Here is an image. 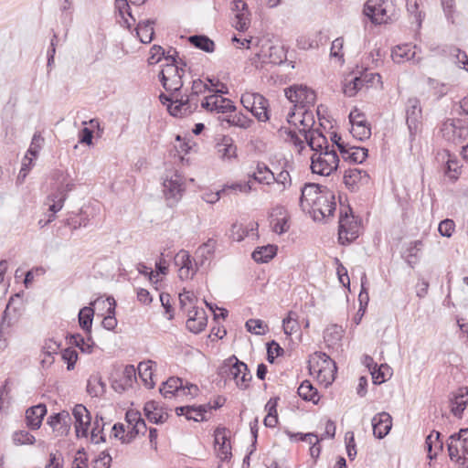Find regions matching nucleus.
I'll use <instances>...</instances> for the list:
<instances>
[{"mask_svg": "<svg viewBox=\"0 0 468 468\" xmlns=\"http://www.w3.org/2000/svg\"><path fill=\"white\" fill-rule=\"evenodd\" d=\"M51 179L53 181L51 186V192L47 197L48 204V215L47 219L40 218L37 222L38 226L42 229L52 222L56 218V213L60 211L64 206L68 194L75 188V184L69 175L62 170H55L52 172Z\"/></svg>", "mask_w": 468, "mask_h": 468, "instance_id": "1", "label": "nucleus"}, {"mask_svg": "<svg viewBox=\"0 0 468 468\" xmlns=\"http://www.w3.org/2000/svg\"><path fill=\"white\" fill-rule=\"evenodd\" d=\"M197 297L191 291L184 290L179 293L180 310L186 314V328L194 333L198 334L207 326V319L206 312L202 308L197 306Z\"/></svg>", "mask_w": 468, "mask_h": 468, "instance_id": "2", "label": "nucleus"}, {"mask_svg": "<svg viewBox=\"0 0 468 468\" xmlns=\"http://www.w3.org/2000/svg\"><path fill=\"white\" fill-rule=\"evenodd\" d=\"M218 375L221 378L235 380L237 387L240 389H246L252 378L248 366L239 361L236 356H231L223 361L218 368Z\"/></svg>", "mask_w": 468, "mask_h": 468, "instance_id": "3", "label": "nucleus"}, {"mask_svg": "<svg viewBox=\"0 0 468 468\" xmlns=\"http://www.w3.org/2000/svg\"><path fill=\"white\" fill-rule=\"evenodd\" d=\"M449 457L459 468H468V428L461 429L447 440Z\"/></svg>", "mask_w": 468, "mask_h": 468, "instance_id": "4", "label": "nucleus"}, {"mask_svg": "<svg viewBox=\"0 0 468 468\" xmlns=\"http://www.w3.org/2000/svg\"><path fill=\"white\" fill-rule=\"evenodd\" d=\"M339 166V157L336 151L332 148L330 151L314 153L311 156V170L314 174L328 176Z\"/></svg>", "mask_w": 468, "mask_h": 468, "instance_id": "5", "label": "nucleus"}, {"mask_svg": "<svg viewBox=\"0 0 468 468\" xmlns=\"http://www.w3.org/2000/svg\"><path fill=\"white\" fill-rule=\"evenodd\" d=\"M335 199V194L325 186L320 196H317L310 203L309 212L313 214L314 219L321 221L326 217L332 216L336 207Z\"/></svg>", "mask_w": 468, "mask_h": 468, "instance_id": "6", "label": "nucleus"}, {"mask_svg": "<svg viewBox=\"0 0 468 468\" xmlns=\"http://www.w3.org/2000/svg\"><path fill=\"white\" fill-rule=\"evenodd\" d=\"M348 211H341L339 217L338 240L342 245L350 244L359 236L360 226L355 219L350 207Z\"/></svg>", "mask_w": 468, "mask_h": 468, "instance_id": "7", "label": "nucleus"}, {"mask_svg": "<svg viewBox=\"0 0 468 468\" xmlns=\"http://www.w3.org/2000/svg\"><path fill=\"white\" fill-rule=\"evenodd\" d=\"M286 98L294 104L296 110L314 106L316 94L306 85L294 84L284 90Z\"/></svg>", "mask_w": 468, "mask_h": 468, "instance_id": "8", "label": "nucleus"}, {"mask_svg": "<svg viewBox=\"0 0 468 468\" xmlns=\"http://www.w3.org/2000/svg\"><path fill=\"white\" fill-rule=\"evenodd\" d=\"M185 70L176 64H165L158 77L162 86L166 91L180 93L183 87V75Z\"/></svg>", "mask_w": 468, "mask_h": 468, "instance_id": "9", "label": "nucleus"}, {"mask_svg": "<svg viewBox=\"0 0 468 468\" xmlns=\"http://www.w3.org/2000/svg\"><path fill=\"white\" fill-rule=\"evenodd\" d=\"M227 92V89L225 90L222 89L217 90L216 94L207 96L204 99V101L201 102V107L207 111L216 112L218 113L221 112L223 114L235 112L236 107L233 101L219 95L225 94Z\"/></svg>", "mask_w": 468, "mask_h": 468, "instance_id": "10", "label": "nucleus"}, {"mask_svg": "<svg viewBox=\"0 0 468 468\" xmlns=\"http://www.w3.org/2000/svg\"><path fill=\"white\" fill-rule=\"evenodd\" d=\"M387 0H367L364 5L363 13L375 25L388 23L391 16L388 14Z\"/></svg>", "mask_w": 468, "mask_h": 468, "instance_id": "11", "label": "nucleus"}, {"mask_svg": "<svg viewBox=\"0 0 468 468\" xmlns=\"http://www.w3.org/2000/svg\"><path fill=\"white\" fill-rule=\"evenodd\" d=\"M442 136L453 144H458L468 137V125L461 119H449L441 129Z\"/></svg>", "mask_w": 468, "mask_h": 468, "instance_id": "12", "label": "nucleus"}, {"mask_svg": "<svg viewBox=\"0 0 468 468\" xmlns=\"http://www.w3.org/2000/svg\"><path fill=\"white\" fill-rule=\"evenodd\" d=\"M422 111L420 100L410 98L406 105V123L410 132V140H414L421 125Z\"/></svg>", "mask_w": 468, "mask_h": 468, "instance_id": "13", "label": "nucleus"}, {"mask_svg": "<svg viewBox=\"0 0 468 468\" xmlns=\"http://www.w3.org/2000/svg\"><path fill=\"white\" fill-rule=\"evenodd\" d=\"M198 107V95L179 94L176 96V105L170 106V114L175 117H183L191 114Z\"/></svg>", "mask_w": 468, "mask_h": 468, "instance_id": "14", "label": "nucleus"}, {"mask_svg": "<svg viewBox=\"0 0 468 468\" xmlns=\"http://www.w3.org/2000/svg\"><path fill=\"white\" fill-rule=\"evenodd\" d=\"M348 117L352 125L350 131L352 135L359 141L368 139L371 135V128L370 124L367 123L364 113L356 109L349 113Z\"/></svg>", "mask_w": 468, "mask_h": 468, "instance_id": "15", "label": "nucleus"}, {"mask_svg": "<svg viewBox=\"0 0 468 468\" xmlns=\"http://www.w3.org/2000/svg\"><path fill=\"white\" fill-rule=\"evenodd\" d=\"M297 111V113L294 111H291L288 113V122L296 126L297 122H299L300 125L302 126V128H299V133L303 135L308 133L311 130H314V117L310 108H303Z\"/></svg>", "mask_w": 468, "mask_h": 468, "instance_id": "16", "label": "nucleus"}, {"mask_svg": "<svg viewBox=\"0 0 468 468\" xmlns=\"http://www.w3.org/2000/svg\"><path fill=\"white\" fill-rule=\"evenodd\" d=\"M75 419V430L77 437H87L91 417L90 411L82 404H77L72 410Z\"/></svg>", "mask_w": 468, "mask_h": 468, "instance_id": "17", "label": "nucleus"}, {"mask_svg": "<svg viewBox=\"0 0 468 468\" xmlns=\"http://www.w3.org/2000/svg\"><path fill=\"white\" fill-rule=\"evenodd\" d=\"M228 432L229 431L226 428L220 427L217 428L214 431L215 450L217 452L218 457H219L222 461L229 459L232 455L231 446L227 435Z\"/></svg>", "mask_w": 468, "mask_h": 468, "instance_id": "18", "label": "nucleus"}, {"mask_svg": "<svg viewBox=\"0 0 468 468\" xmlns=\"http://www.w3.org/2000/svg\"><path fill=\"white\" fill-rule=\"evenodd\" d=\"M144 412L146 419L154 424H163L169 417L165 408L154 400H149L144 404Z\"/></svg>", "mask_w": 468, "mask_h": 468, "instance_id": "19", "label": "nucleus"}, {"mask_svg": "<svg viewBox=\"0 0 468 468\" xmlns=\"http://www.w3.org/2000/svg\"><path fill=\"white\" fill-rule=\"evenodd\" d=\"M369 176L367 171L359 168H350L345 171L344 184L351 192H356L359 189V184H367Z\"/></svg>", "mask_w": 468, "mask_h": 468, "instance_id": "20", "label": "nucleus"}, {"mask_svg": "<svg viewBox=\"0 0 468 468\" xmlns=\"http://www.w3.org/2000/svg\"><path fill=\"white\" fill-rule=\"evenodd\" d=\"M373 434L378 439L385 438L392 428V418L386 411L379 412L372 418Z\"/></svg>", "mask_w": 468, "mask_h": 468, "instance_id": "21", "label": "nucleus"}, {"mask_svg": "<svg viewBox=\"0 0 468 468\" xmlns=\"http://www.w3.org/2000/svg\"><path fill=\"white\" fill-rule=\"evenodd\" d=\"M324 187V186L319 184L306 183L301 189V197L299 200V205L303 211H310V203H312L314 198H315L317 196H320Z\"/></svg>", "mask_w": 468, "mask_h": 468, "instance_id": "22", "label": "nucleus"}, {"mask_svg": "<svg viewBox=\"0 0 468 468\" xmlns=\"http://www.w3.org/2000/svg\"><path fill=\"white\" fill-rule=\"evenodd\" d=\"M175 262L180 266L179 277L181 279L192 278L197 271V266H193L191 256L186 250H180L175 257Z\"/></svg>", "mask_w": 468, "mask_h": 468, "instance_id": "23", "label": "nucleus"}, {"mask_svg": "<svg viewBox=\"0 0 468 468\" xmlns=\"http://www.w3.org/2000/svg\"><path fill=\"white\" fill-rule=\"evenodd\" d=\"M331 365L335 369H336L335 361H333L331 357L324 352H314L310 356L309 370L311 374L314 372L321 374L326 367H329Z\"/></svg>", "mask_w": 468, "mask_h": 468, "instance_id": "24", "label": "nucleus"}, {"mask_svg": "<svg viewBox=\"0 0 468 468\" xmlns=\"http://www.w3.org/2000/svg\"><path fill=\"white\" fill-rule=\"evenodd\" d=\"M223 117H218V121L222 127L236 126L242 129L250 127L253 121L242 112H229Z\"/></svg>", "mask_w": 468, "mask_h": 468, "instance_id": "25", "label": "nucleus"}, {"mask_svg": "<svg viewBox=\"0 0 468 468\" xmlns=\"http://www.w3.org/2000/svg\"><path fill=\"white\" fill-rule=\"evenodd\" d=\"M304 139L309 147L314 151V153H320L322 151H330V145L326 137L319 130H311L308 133L304 134Z\"/></svg>", "mask_w": 468, "mask_h": 468, "instance_id": "26", "label": "nucleus"}, {"mask_svg": "<svg viewBox=\"0 0 468 468\" xmlns=\"http://www.w3.org/2000/svg\"><path fill=\"white\" fill-rule=\"evenodd\" d=\"M46 414L47 407L45 404L40 403L30 407L26 411L27 426L30 430H38Z\"/></svg>", "mask_w": 468, "mask_h": 468, "instance_id": "27", "label": "nucleus"}, {"mask_svg": "<svg viewBox=\"0 0 468 468\" xmlns=\"http://www.w3.org/2000/svg\"><path fill=\"white\" fill-rule=\"evenodd\" d=\"M450 402L452 405V413L455 417L461 418L468 405V388H460L450 399Z\"/></svg>", "mask_w": 468, "mask_h": 468, "instance_id": "28", "label": "nucleus"}, {"mask_svg": "<svg viewBox=\"0 0 468 468\" xmlns=\"http://www.w3.org/2000/svg\"><path fill=\"white\" fill-rule=\"evenodd\" d=\"M219 156L224 160L237 158V146L229 135H222L216 145Z\"/></svg>", "mask_w": 468, "mask_h": 468, "instance_id": "29", "label": "nucleus"}, {"mask_svg": "<svg viewBox=\"0 0 468 468\" xmlns=\"http://www.w3.org/2000/svg\"><path fill=\"white\" fill-rule=\"evenodd\" d=\"M163 186L166 199L177 201L181 197L184 187L179 176L176 175L175 177L165 179Z\"/></svg>", "mask_w": 468, "mask_h": 468, "instance_id": "30", "label": "nucleus"}, {"mask_svg": "<svg viewBox=\"0 0 468 468\" xmlns=\"http://www.w3.org/2000/svg\"><path fill=\"white\" fill-rule=\"evenodd\" d=\"M95 303L96 301L91 302L88 306L82 307L78 314L80 327L86 333V335H90L91 333Z\"/></svg>", "mask_w": 468, "mask_h": 468, "instance_id": "31", "label": "nucleus"}, {"mask_svg": "<svg viewBox=\"0 0 468 468\" xmlns=\"http://www.w3.org/2000/svg\"><path fill=\"white\" fill-rule=\"evenodd\" d=\"M154 24L155 20L153 19L140 21L137 24V27L134 28V31L142 43L148 44L154 39V30L153 26Z\"/></svg>", "mask_w": 468, "mask_h": 468, "instance_id": "32", "label": "nucleus"}, {"mask_svg": "<svg viewBox=\"0 0 468 468\" xmlns=\"http://www.w3.org/2000/svg\"><path fill=\"white\" fill-rule=\"evenodd\" d=\"M217 241L214 239H208L207 242L200 245L196 250V266L204 265L205 261L209 260L216 249Z\"/></svg>", "mask_w": 468, "mask_h": 468, "instance_id": "33", "label": "nucleus"}, {"mask_svg": "<svg viewBox=\"0 0 468 468\" xmlns=\"http://www.w3.org/2000/svg\"><path fill=\"white\" fill-rule=\"evenodd\" d=\"M159 391L165 398L185 391L182 378L176 377L169 378L166 381L162 383Z\"/></svg>", "mask_w": 468, "mask_h": 468, "instance_id": "34", "label": "nucleus"}, {"mask_svg": "<svg viewBox=\"0 0 468 468\" xmlns=\"http://www.w3.org/2000/svg\"><path fill=\"white\" fill-rule=\"evenodd\" d=\"M10 302L6 305L0 321V349L7 346V336L10 335L13 325L12 319L9 317Z\"/></svg>", "mask_w": 468, "mask_h": 468, "instance_id": "35", "label": "nucleus"}, {"mask_svg": "<svg viewBox=\"0 0 468 468\" xmlns=\"http://www.w3.org/2000/svg\"><path fill=\"white\" fill-rule=\"evenodd\" d=\"M106 391V384L99 374L91 375L87 381V392L91 397H101Z\"/></svg>", "mask_w": 468, "mask_h": 468, "instance_id": "36", "label": "nucleus"}, {"mask_svg": "<svg viewBox=\"0 0 468 468\" xmlns=\"http://www.w3.org/2000/svg\"><path fill=\"white\" fill-rule=\"evenodd\" d=\"M277 253V246L266 245L258 247L252 252L251 257L256 262L265 263L271 261Z\"/></svg>", "mask_w": 468, "mask_h": 468, "instance_id": "37", "label": "nucleus"}, {"mask_svg": "<svg viewBox=\"0 0 468 468\" xmlns=\"http://www.w3.org/2000/svg\"><path fill=\"white\" fill-rule=\"evenodd\" d=\"M416 46L411 48L410 45L398 46L392 50V59L396 63H401L403 60L415 59Z\"/></svg>", "mask_w": 468, "mask_h": 468, "instance_id": "38", "label": "nucleus"}, {"mask_svg": "<svg viewBox=\"0 0 468 468\" xmlns=\"http://www.w3.org/2000/svg\"><path fill=\"white\" fill-rule=\"evenodd\" d=\"M297 393L303 400L312 401L314 404H317L320 399L317 389L314 388L309 380L302 382Z\"/></svg>", "mask_w": 468, "mask_h": 468, "instance_id": "39", "label": "nucleus"}, {"mask_svg": "<svg viewBox=\"0 0 468 468\" xmlns=\"http://www.w3.org/2000/svg\"><path fill=\"white\" fill-rule=\"evenodd\" d=\"M447 157L445 175L452 180L455 181L461 175V165L456 157H452L449 151L445 150L442 153V158Z\"/></svg>", "mask_w": 468, "mask_h": 468, "instance_id": "40", "label": "nucleus"}, {"mask_svg": "<svg viewBox=\"0 0 468 468\" xmlns=\"http://www.w3.org/2000/svg\"><path fill=\"white\" fill-rule=\"evenodd\" d=\"M250 176L261 184L271 185L274 182V174L264 163H258L256 171Z\"/></svg>", "mask_w": 468, "mask_h": 468, "instance_id": "41", "label": "nucleus"}, {"mask_svg": "<svg viewBox=\"0 0 468 468\" xmlns=\"http://www.w3.org/2000/svg\"><path fill=\"white\" fill-rule=\"evenodd\" d=\"M188 42L197 48H199L207 53H211L215 50V43L206 35H193L188 37Z\"/></svg>", "mask_w": 468, "mask_h": 468, "instance_id": "42", "label": "nucleus"}, {"mask_svg": "<svg viewBox=\"0 0 468 468\" xmlns=\"http://www.w3.org/2000/svg\"><path fill=\"white\" fill-rule=\"evenodd\" d=\"M152 361H143L140 362L137 367L138 375L144 382V386L148 388H153L154 387V382L152 379L153 377V367Z\"/></svg>", "mask_w": 468, "mask_h": 468, "instance_id": "43", "label": "nucleus"}, {"mask_svg": "<svg viewBox=\"0 0 468 468\" xmlns=\"http://www.w3.org/2000/svg\"><path fill=\"white\" fill-rule=\"evenodd\" d=\"M367 73H364L358 77H355L348 83H346L343 88L345 95L348 97L355 96L359 90H361L366 84V78Z\"/></svg>", "mask_w": 468, "mask_h": 468, "instance_id": "44", "label": "nucleus"}, {"mask_svg": "<svg viewBox=\"0 0 468 468\" xmlns=\"http://www.w3.org/2000/svg\"><path fill=\"white\" fill-rule=\"evenodd\" d=\"M368 155V150L365 147L351 146L348 154L343 159L353 164H362Z\"/></svg>", "mask_w": 468, "mask_h": 468, "instance_id": "45", "label": "nucleus"}, {"mask_svg": "<svg viewBox=\"0 0 468 468\" xmlns=\"http://www.w3.org/2000/svg\"><path fill=\"white\" fill-rule=\"evenodd\" d=\"M176 413L177 416L184 415L187 420H193L195 421L206 420L202 412L197 411V406H180L176 408Z\"/></svg>", "mask_w": 468, "mask_h": 468, "instance_id": "46", "label": "nucleus"}, {"mask_svg": "<svg viewBox=\"0 0 468 468\" xmlns=\"http://www.w3.org/2000/svg\"><path fill=\"white\" fill-rule=\"evenodd\" d=\"M107 301L109 302V308H108V315L104 317L102 320V326L107 330H113L117 325V320L115 318V306L116 302L113 297H108Z\"/></svg>", "mask_w": 468, "mask_h": 468, "instance_id": "47", "label": "nucleus"}, {"mask_svg": "<svg viewBox=\"0 0 468 468\" xmlns=\"http://www.w3.org/2000/svg\"><path fill=\"white\" fill-rule=\"evenodd\" d=\"M69 344L77 346L82 353L86 354H91L95 346L94 341H91V343L86 342L85 337L80 334L71 335Z\"/></svg>", "mask_w": 468, "mask_h": 468, "instance_id": "48", "label": "nucleus"}, {"mask_svg": "<svg viewBox=\"0 0 468 468\" xmlns=\"http://www.w3.org/2000/svg\"><path fill=\"white\" fill-rule=\"evenodd\" d=\"M251 189H252V187L250 185V181L234 183L230 186H225L222 190L218 191L216 193L217 200H218L222 195L229 194L231 191H234V192L239 191L241 193H250L251 191Z\"/></svg>", "mask_w": 468, "mask_h": 468, "instance_id": "49", "label": "nucleus"}, {"mask_svg": "<svg viewBox=\"0 0 468 468\" xmlns=\"http://www.w3.org/2000/svg\"><path fill=\"white\" fill-rule=\"evenodd\" d=\"M297 317L298 315L295 312L290 311L287 317L282 320V327L285 335H291L299 330Z\"/></svg>", "mask_w": 468, "mask_h": 468, "instance_id": "50", "label": "nucleus"}, {"mask_svg": "<svg viewBox=\"0 0 468 468\" xmlns=\"http://www.w3.org/2000/svg\"><path fill=\"white\" fill-rule=\"evenodd\" d=\"M390 367L387 364H381L376 367H373L370 374L372 376V380L375 385H380L384 383L387 378V375L388 374Z\"/></svg>", "mask_w": 468, "mask_h": 468, "instance_id": "51", "label": "nucleus"}, {"mask_svg": "<svg viewBox=\"0 0 468 468\" xmlns=\"http://www.w3.org/2000/svg\"><path fill=\"white\" fill-rule=\"evenodd\" d=\"M12 440L16 445L34 444L35 437L27 431H16L13 433Z\"/></svg>", "mask_w": 468, "mask_h": 468, "instance_id": "52", "label": "nucleus"}, {"mask_svg": "<svg viewBox=\"0 0 468 468\" xmlns=\"http://www.w3.org/2000/svg\"><path fill=\"white\" fill-rule=\"evenodd\" d=\"M240 101L248 111H250L251 108H255L254 104L263 103L264 97L260 93L247 92L241 96Z\"/></svg>", "mask_w": 468, "mask_h": 468, "instance_id": "53", "label": "nucleus"}, {"mask_svg": "<svg viewBox=\"0 0 468 468\" xmlns=\"http://www.w3.org/2000/svg\"><path fill=\"white\" fill-rule=\"evenodd\" d=\"M258 229V224H251V228L249 230L248 229H243L241 225L233 224L231 226V237L236 241H241L245 237L249 236L250 231H254Z\"/></svg>", "mask_w": 468, "mask_h": 468, "instance_id": "54", "label": "nucleus"}, {"mask_svg": "<svg viewBox=\"0 0 468 468\" xmlns=\"http://www.w3.org/2000/svg\"><path fill=\"white\" fill-rule=\"evenodd\" d=\"M255 108H251L250 111L252 115L259 121V122H266L269 120V112H268V100L264 97L263 103L260 104H254Z\"/></svg>", "mask_w": 468, "mask_h": 468, "instance_id": "55", "label": "nucleus"}, {"mask_svg": "<svg viewBox=\"0 0 468 468\" xmlns=\"http://www.w3.org/2000/svg\"><path fill=\"white\" fill-rule=\"evenodd\" d=\"M367 282V275L364 272L361 277V290L358 295V301L360 303V307L358 312H362V314L365 313L366 307L367 306L369 296L367 292V289L366 288V284Z\"/></svg>", "mask_w": 468, "mask_h": 468, "instance_id": "56", "label": "nucleus"}, {"mask_svg": "<svg viewBox=\"0 0 468 468\" xmlns=\"http://www.w3.org/2000/svg\"><path fill=\"white\" fill-rule=\"evenodd\" d=\"M283 354V348L275 340L267 344V360L269 363H274L275 357L282 356Z\"/></svg>", "mask_w": 468, "mask_h": 468, "instance_id": "57", "label": "nucleus"}, {"mask_svg": "<svg viewBox=\"0 0 468 468\" xmlns=\"http://www.w3.org/2000/svg\"><path fill=\"white\" fill-rule=\"evenodd\" d=\"M441 433L439 431H433L427 438H426V447L430 453V458H432L431 455L432 447L434 446L436 449L441 451L443 448V442L440 439Z\"/></svg>", "mask_w": 468, "mask_h": 468, "instance_id": "58", "label": "nucleus"}, {"mask_svg": "<svg viewBox=\"0 0 468 468\" xmlns=\"http://www.w3.org/2000/svg\"><path fill=\"white\" fill-rule=\"evenodd\" d=\"M44 137L41 135V133L39 132H36L32 137V141L27 153L33 157H37L44 144Z\"/></svg>", "mask_w": 468, "mask_h": 468, "instance_id": "59", "label": "nucleus"}, {"mask_svg": "<svg viewBox=\"0 0 468 468\" xmlns=\"http://www.w3.org/2000/svg\"><path fill=\"white\" fill-rule=\"evenodd\" d=\"M406 7H407V11L411 16H414V18H415L418 27H420L424 16L419 10V4H418L417 0H407Z\"/></svg>", "mask_w": 468, "mask_h": 468, "instance_id": "60", "label": "nucleus"}, {"mask_svg": "<svg viewBox=\"0 0 468 468\" xmlns=\"http://www.w3.org/2000/svg\"><path fill=\"white\" fill-rule=\"evenodd\" d=\"M61 357L67 363V369L72 370L78 360V352L71 347H68L62 351Z\"/></svg>", "mask_w": 468, "mask_h": 468, "instance_id": "61", "label": "nucleus"}, {"mask_svg": "<svg viewBox=\"0 0 468 468\" xmlns=\"http://www.w3.org/2000/svg\"><path fill=\"white\" fill-rule=\"evenodd\" d=\"M88 222V218H83L82 215H74L65 220V225L72 229H78L81 227H86Z\"/></svg>", "mask_w": 468, "mask_h": 468, "instance_id": "62", "label": "nucleus"}, {"mask_svg": "<svg viewBox=\"0 0 468 468\" xmlns=\"http://www.w3.org/2000/svg\"><path fill=\"white\" fill-rule=\"evenodd\" d=\"M455 229V223L452 219H443L440 222L438 230L440 234L443 237L450 238L452 237Z\"/></svg>", "mask_w": 468, "mask_h": 468, "instance_id": "63", "label": "nucleus"}, {"mask_svg": "<svg viewBox=\"0 0 468 468\" xmlns=\"http://www.w3.org/2000/svg\"><path fill=\"white\" fill-rule=\"evenodd\" d=\"M165 54V50L163 47L159 45H154L150 50V57L148 58V63L153 65L156 64L164 58Z\"/></svg>", "mask_w": 468, "mask_h": 468, "instance_id": "64", "label": "nucleus"}]
</instances>
